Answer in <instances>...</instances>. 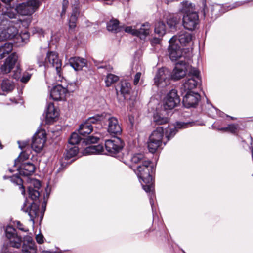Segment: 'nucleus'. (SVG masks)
Segmentation results:
<instances>
[{"label":"nucleus","instance_id":"1","mask_svg":"<svg viewBox=\"0 0 253 253\" xmlns=\"http://www.w3.org/2000/svg\"><path fill=\"white\" fill-rule=\"evenodd\" d=\"M144 164L138 165L137 169L134 170L139 179L142 180L141 182L143 189L145 192L149 193V201L152 209L154 205V184L153 182L152 175L154 168L150 160L144 161Z\"/></svg>","mask_w":253,"mask_h":253},{"label":"nucleus","instance_id":"2","mask_svg":"<svg viewBox=\"0 0 253 253\" xmlns=\"http://www.w3.org/2000/svg\"><path fill=\"white\" fill-rule=\"evenodd\" d=\"M37 62L39 67L44 66L45 68H55L57 76L56 80L62 81L63 79L62 72V62L59 58L58 54L55 51H49L47 53L45 58L39 56L37 58Z\"/></svg>","mask_w":253,"mask_h":253},{"label":"nucleus","instance_id":"3","mask_svg":"<svg viewBox=\"0 0 253 253\" xmlns=\"http://www.w3.org/2000/svg\"><path fill=\"white\" fill-rule=\"evenodd\" d=\"M18 56L16 53H12L5 60L4 63L1 66V71L3 74L9 73L12 69L13 71V78L18 80L20 78L21 70L19 63H17Z\"/></svg>","mask_w":253,"mask_h":253},{"label":"nucleus","instance_id":"4","mask_svg":"<svg viewBox=\"0 0 253 253\" xmlns=\"http://www.w3.org/2000/svg\"><path fill=\"white\" fill-rule=\"evenodd\" d=\"M15 14L10 13H4L0 16V26H5L6 27L3 28V30L5 33L8 39L15 37L18 34V30L13 25L14 21L9 20L7 17L13 18L15 17Z\"/></svg>","mask_w":253,"mask_h":253},{"label":"nucleus","instance_id":"5","mask_svg":"<svg viewBox=\"0 0 253 253\" xmlns=\"http://www.w3.org/2000/svg\"><path fill=\"white\" fill-rule=\"evenodd\" d=\"M201 82V78L199 76V71L196 69H191L186 79L181 87V91L183 92L191 91L194 89Z\"/></svg>","mask_w":253,"mask_h":253},{"label":"nucleus","instance_id":"6","mask_svg":"<svg viewBox=\"0 0 253 253\" xmlns=\"http://www.w3.org/2000/svg\"><path fill=\"white\" fill-rule=\"evenodd\" d=\"M124 142L119 137H114L105 141V146L109 154L115 157H119L124 147Z\"/></svg>","mask_w":253,"mask_h":253},{"label":"nucleus","instance_id":"7","mask_svg":"<svg viewBox=\"0 0 253 253\" xmlns=\"http://www.w3.org/2000/svg\"><path fill=\"white\" fill-rule=\"evenodd\" d=\"M39 5L40 2L37 0H29L19 4L16 7V10L21 15H31L39 7Z\"/></svg>","mask_w":253,"mask_h":253},{"label":"nucleus","instance_id":"8","mask_svg":"<svg viewBox=\"0 0 253 253\" xmlns=\"http://www.w3.org/2000/svg\"><path fill=\"white\" fill-rule=\"evenodd\" d=\"M180 102L177 91L174 89H171L164 99L163 107L165 110H172L176 107Z\"/></svg>","mask_w":253,"mask_h":253},{"label":"nucleus","instance_id":"9","mask_svg":"<svg viewBox=\"0 0 253 253\" xmlns=\"http://www.w3.org/2000/svg\"><path fill=\"white\" fill-rule=\"evenodd\" d=\"M170 73L167 68H162L158 70L154 79V84L160 87L168 85L169 84Z\"/></svg>","mask_w":253,"mask_h":253},{"label":"nucleus","instance_id":"10","mask_svg":"<svg viewBox=\"0 0 253 253\" xmlns=\"http://www.w3.org/2000/svg\"><path fill=\"white\" fill-rule=\"evenodd\" d=\"M76 86L73 84H68L67 88L63 87L61 85H57L51 89L50 96L56 101L64 100L67 91L73 92Z\"/></svg>","mask_w":253,"mask_h":253},{"label":"nucleus","instance_id":"11","mask_svg":"<svg viewBox=\"0 0 253 253\" xmlns=\"http://www.w3.org/2000/svg\"><path fill=\"white\" fill-rule=\"evenodd\" d=\"M176 36H173L169 41V55L172 61H176L182 56V52L180 46L177 43Z\"/></svg>","mask_w":253,"mask_h":253},{"label":"nucleus","instance_id":"12","mask_svg":"<svg viewBox=\"0 0 253 253\" xmlns=\"http://www.w3.org/2000/svg\"><path fill=\"white\" fill-rule=\"evenodd\" d=\"M46 137L44 130L37 132L32 138L31 147L36 152H40L46 142Z\"/></svg>","mask_w":253,"mask_h":253},{"label":"nucleus","instance_id":"13","mask_svg":"<svg viewBox=\"0 0 253 253\" xmlns=\"http://www.w3.org/2000/svg\"><path fill=\"white\" fill-rule=\"evenodd\" d=\"M245 3V2H237L233 5L228 6L227 8H226L223 5L214 4L211 8V18H216L222 14L225 13L226 11L240 6Z\"/></svg>","mask_w":253,"mask_h":253},{"label":"nucleus","instance_id":"14","mask_svg":"<svg viewBox=\"0 0 253 253\" xmlns=\"http://www.w3.org/2000/svg\"><path fill=\"white\" fill-rule=\"evenodd\" d=\"M6 238L9 242L10 247L19 248L21 245V237L18 236L16 229L11 226H7L5 230Z\"/></svg>","mask_w":253,"mask_h":253},{"label":"nucleus","instance_id":"15","mask_svg":"<svg viewBox=\"0 0 253 253\" xmlns=\"http://www.w3.org/2000/svg\"><path fill=\"white\" fill-rule=\"evenodd\" d=\"M183 96L182 103L186 108L195 107L200 101V95L197 92L188 91Z\"/></svg>","mask_w":253,"mask_h":253},{"label":"nucleus","instance_id":"16","mask_svg":"<svg viewBox=\"0 0 253 253\" xmlns=\"http://www.w3.org/2000/svg\"><path fill=\"white\" fill-rule=\"evenodd\" d=\"M106 121L108 122L107 130L112 134L119 135L122 132V128L117 118L107 115Z\"/></svg>","mask_w":253,"mask_h":253},{"label":"nucleus","instance_id":"17","mask_svg":"<svg viewBox=\"0 0 253 253\" xmlns=\"http://www.w3.org/2000/svg\"><path fill=\"white\" fill-rule=\"evenodd\" d=\"M199 17L197 13H191L184 15L183 17V25L188 30H194L198 24Z\"/></svg>","mask_w":253,"mask_h":253},{"label":"nucleus","instance_id":"18","mask_svg":"<svg viewBox=\"0 0 253 253\" xmlns=\"http://www.w3.org/2000/svg\"><path fill=\"white\" fill-rule=\"evenodd\" d=\"M187 64L185 61H180L176 64L173 69L171 78L174 80H178L183 78L186 73Z\"/></svg>","mask_w":253,"mask_h":253},{"label":"nucleus","instance_id":"19","mask_svg":"<svg viewBox=\"0 0 253 253\" xmlns=\"http://www.w3.org/2000/svg\"><path fill=\"white\" fill-rule=\"evenodd\" d=\"M45 121L47 124H50L55 121L59 115L58 112L55 108L52 102L48 103L45 110Z\"/></svg>","mask_w":253,"mask_h":253},{"label":"nucleus","instance_id":"20","mask_svg":"<svg viewBox=\"0 0 253 253\" xmlns=\"http://www.w3.org/2000/svg\"><path fill=\"white\" fill-rule=\"evenodd\" d=\"M22 251L23 253H35V244L31 236H26L24 237Z\"/></svg>","mask_w":253,"mask_h":253},{"label":"nucleus","instance_id":"21","mask_svg":"<svg viewBox=\"0 0 253 253\" xmlns=\"http://www.w3.org/2000/svg\"><path fill=\"white\" fill-rule=\"evenodd\" d=\"M26 203L27 202L25 201L21 209L24 212L28 213L29 216L30 217L31 220L33 221L34 218L38 215L39 205L36 202H33L26 210H25L24 207L26 206Z\"/></svg>","mask_w":253,"mask_h":253},{"label":"nucleus","instance_id":"22","mask_svg":"<svg viewBox=\"0 0 253 253\" xmlns=\"http://www.w3.org/2000/svg\"><path fill=\"white\" fill-rule=\"evenodd\" d=\"M194 124V123H182V122H178L176 124V126L172 128H169L166 130V137L167 138L168 140H169L170 138H172L174 136V135L176 133L177 128H184L188 127L190 126H192V124Z\"/></svg>","mask_w":253,"mask_h":253},{"label":"nucleus","instance_id":"23","mask_svg":"<svg viewBox=\"0 0 253 253\" xmlns=\"http://www.w3.org/2000/svg\"><path fill=\"white\" fill-rule=\"evenodd\" d=\"M177 38V43H179L182 46H186L192 40V35L185 31H181L177 35H174Z\"/></svg>","mask_w":253,"mask_h":253},{"label":"nucleus","instance_id":"24","mask_svg":"<svg viewBox=\"0 0 253 253\" xmlns=\"http://www.w3.org/2000/svg\"><path fill=\"white\" fill-rule=\"evenodd\" d=\"M70 66L76 71L81 70L86 65V60L79 57H71L69 60Z\"/></svg>","mask_w":253,"mask_h":253},{"label":"nucleus","instance_id":"25","mask_svg":"<svg viewBox=\"0 0 253 253\" xmlns=\"http://www.w3.org/2000/svg\"><path fill=\"white\" fill-rule=\"evenodd\" d=\"M107 114L102 113L97 114L92 117H89L86 121L91 125H98V127H102L103 125L106 122Z\"/></svg>","mask_w":253,"mask_h":253},{"label":"nucleus","instance_id":"26","mask_svg":"<svg viewBox=\"0 0 253 253\" xmlns=\"http://www.w3.org/2000/svg\"><path fill=\"white\" fill-rule=\"evenodd\" d=\"M35 169V166L33 164L28 162L22 164L18 170L20 175L27 176L32 174Z\"/></svg>","mask_w":253,"mask_h":253},{"label":"nucleus","instance_id":"27","mask_svg":"<svg viewBox=\"0 0 253 253\" xmlns=\"http://www.w3.org/2000/svg\"><path fill=\"white\" fill-rule=\"evenodd\" d=\"M93 127L92 125L89 124L85 121L84 123L80 125L78 129L79 133L81 135L86 136L93 131Z\"/></svg>","mask_w":253,"mask_h":253},{"label":"nucleus","instance_id":"28","mask_svg":"<svg viewBox=\"0 0 253 253\" xmlns=\"http://www.w3.org/2000/svg\"><path fill=\"white\" fill-rule=\"evenodd\" d=\"M181 8L180 11L181 12L187 15L191 13H196L195 12V6L191 2L185 0L180 3Z\"/></svg>","mask_w":253,"mask_h":253},{"label":"nucleus","instance_id":"29","mask_svg":"<svg viewBox=\"0 0 253 253\" xmlns=\"http://www.w3.org/2000/svg\"><path fill=\"white\" fill-rule=\"evenodd\" d=\"M8 178H10V180L12 183L19 186V189L21 190L22 194L24 195L25 194V190L23 185V180L21 177L17 174L13 175L9 177L6 176H3L4 179H7Z\"/></svg>","mask_w":253,"mask_h":253},{"label":"nucleus","instance_id":"30","mask_svg":"<svg viewBox=\"0 0 253 253\" xmlns=\"http://www.w3.org/2000/svg\"><path fill=\"white\" fill-rule=\"evenodd\" d=\"M164 136V128L163 127H158L154 130L149 137V139L158 141L162 143V138Z\"/></svg>","mask_w":253,"mask_h":253},{"label":"nucleus","instance_id":"31","mask_svg":"<svg viewBox=\"0 0 253 253\" xmlns=\"http://www.w3.org/2000/svg\"><path fill=\"white\" fill-rule=\"evenodd\" d=\"M107 29L108 31L114 33H118L122 30L119 26V21L117 19L111 20L107 24Z\"/></svg>","mask_w":253,"mask_h":253},{"label":"nucleus","instance_id":"32","mask_svg":"<svg viewBox=\"0 0 253 253\" xmlns=\"http://www.w3.org/2000/svg\"><path fill=\"white\" fill-rule=\"evenodd\" d=\"M153 121L157 125H163L168 123L169 119L162 113L157 112L154 114Z\"/></svg>","mask_w":253,"mask_h":253},{"label":"nucleus","instance_id":"33","mask_svg":"<svg viewBox=\"0 0 253 253\" xmlns=\"http://www.w3.org/2000/svg\"><path fill=\"white\" fill-rule=\"evenodd\" d=\"M13 49V44L10 43H5L0 46V59L9 54Z\"/></svg>","mask_w":253,"mask_h":253},{"label":"nucleus","instance_id":"34","mask_svg":"<svg viewBox=\"0 0 253 253\" xmlns=\"http://www.w3.org/2000/svg\"><path fill=\"white\" fill-rule=\"evenodd\" d=\"M150 30V24L146 22L142 24L139 30H137V36L140 37L141 38H145L149 34Z\"/></svg>","mask_w":253,"mask_h":253},{"label":"nucleus","instance_id":"35","mask_svg":"<svg viewBox=\"0 0 253 253\" xmlns=\"http://www.w3.org/2000/svg\"><path fill=\"white\" fill-rule=\"evenodd\" d=\"M79 152V148L76 146L68 145L66 150L65 158L69 159L77 155Z\"/></svg>","mask_w":253,"mask_h":253},{"label":"nucleus","instance_id":"36","mask_svg":"<svg viewBox=\"0 0 253 253\" xmlns=\"http://www.w3.org/2000/svg\"><path fill=\"white\" fill-rule=\"evenodd\" d=\"M131 84L126 81H122L120 84V91L121 94L124 96L130 93L131 91Z\"/></svg>","mask_w":253,"mask_h":253},{"label":"nucleus","instance_id":"37","mask_svg":"<svg viewBox=\"0 0 253 253\" xmlns=\"http://www.w3.org/2000/svg\"><path fill=\"white\" fill-rule=\"evenodd\" d=\"M149 160L143 154L138 153L134 155L131 158L132 163L138 165L144 164V161H148Z\"/></svg>","mask_w":253,"mask_h":253},{"label":"nucleus","instance_id":"38","mask_svg":"<svg viewBox=\"0 0 253 253\" xmlns=\"http://www.w3.org/2000/svg\"><path fill=\"white\" fill-rule=\"evenodd\" d=\"M103 150L102 145H91L86 148L85 152L89 154H97L101 153Z\"/></svg>","mask_w":253,"mask_h":253},{"label":"nucleus","instance_id":"39","mask_svg":"<svg viewBox=\"0 0 253 253\" xmlns=\"http://www.w3.org/2000/svg\"><path fill=\"white\" fill-rule=\"evenodd\" d=\"M162 144V143L159 142L158 141L149 139V141L148 142L149 151L151 153H154L160 147Z\"/></svg>","mask_w":253,"mask_h":253},{"label":"nucleus","instance_id":"40","mask_svg":"<svg viewBox=\"0 0 253 253\" xmlns=\"http://www.w3.org/2000/svg\"><path fill=\"white\" fill-rule=\"evenodd\" d=\"M79 12L77 9L75 8L72 12L69 21V26L70 29H74L76 26V21Z\"/></svg>","mask_w":253,"mask_h":253},{"label":"nucleus","instance_id":"41","mask_svg":"<svg viewBox=\"0 0 253 253\" xmlns=\"http://www.w3.org/2000/svg\"><path fill=\"white\" fill-rule=\"evenodd\" d=\"M119 77L115 75L108 74L105 81L106 86L107 87L110 86L112 84L117 82L119 80Z\"/></svg>","mask_w":253,"mask_h":253},{"label":"nucleus","instance_id":"42","mask_svg":"<svg viewBox=\"0 0 253 253\" xmlns=\"http://www.w3.org/2000/svg\"><path fill=\"white\" fill-rule=\"evenodd\" d=\"M13 83L9 80H3L1 84V88L3 91H9L13 89Z\"/></svg>","mask_w":253,"mask_h":253},{"label":"nucleus","instance_id":"43","mask_svg":"<svg viewBox=\"0 0 253 253\" xmlns=\"http://www.w3.org/2000/svg\"><path fill=\"white\" fill-rule=\"evenodd\" d=\"M165 27L166 26L163 22H159L155 26V32L160 36H162L165 34Z\"/></svg>","mask_w":253,"mask_h":253},{"label":"nucleus","instance_id":"44","mask_svg":"<svg viewBox=\"0 0 253 253\" xmlns=\"http://www.w3.org/2000/svg\"><path fill=\"white\" fill-rule=\"evenodd\" d=\"M81 139L82 138L78 133L73 132L69 139L68 145L75 146V145L78 144L80 142Z\"/></svg>","mask_w":253,"mask_h":253},{"label":"nucleus","instance_id":"45","mask_svg":"<svg viewBox=\"0 0 253 253\" xmlns=\"http://www.w3.org/2000/svg\"><path fill=\"white\" fill-rule=\"evenodd\" d=\"M28 193L29 197L34 201H36L40 196V192L38 190L33 189L31 187H28Z\"/></svg>","mask_w":253,"mask_h":253},{"label":"nucleus","instance_id":"46","mask_svg":"<svg viewBox=\"0 0 253 253\" xmlns=\"http://www.w3.org/2000/svg\"><path fill=\"white\" fill-rule=\"evenodd\" d=\"M29 155L25 152H22L21 153L19 157L15 160L14 166L18 165L19 163L23 162L24 160H26L29 158Z\"/></svg>","mask_w":253,"mask_h":253},{"label":"nucleus","instance_id":"47","mask_svg":"<svg viewBox=\"0 0 253 253\" xmlns=\"http://www.w3.org/2000/svg\"><path fill=\"white\" fill-rule=\"evenodd\" d=\"M136 66L137 67L136 70H138V68L139 67H140V71H138L134 76L133 84L135 85H136L138 84L140 79L141 77V75H142V74L144 73V70L141 68L140 66H139L138 65H136Z\"/></svg>","mask_w":253,"mask_h":253},{"label":"nucleus","instance_id":"48","mask_svg":"<svg viewBox=\"0 0 253 253\" xmlns=\"http://www.w3.org/2000/svg\"><path fill=\"white\" fill-rule=\"evenodd\" d=\"M29 185L28 187H31L33 189L39 190L41 186V182L39 180L36 179H30L29 180Z\"/></svg>","mask_w":253,"mask_h":253},{"label":"nucleus","instance_id":"49","mask_svg":"<svg viewBox=\"0 0 253 253\" xmlns=\"http://www.w3.org/2000/svg\"><path fill=\"white\" fill-rule=\"evenodd\" d=\"M178 22L179 21L178 19L173 16H170L169 18L167 19V24L170 28L175 27Z\"/></svg>","mask_w":253,"mask_h":253},{"label":"nucleus","instance_id":"50","mask_svg":"<svg viewBox=\"0 0 253 253\" xmlns=\"http://www.w3.org/2000/svg\"><path fill=\"white\" fill-rule=\"evenodd\" d=\"M238 129V125L237 124H231L228 125V131L235 134Z\"/></svg>","mask_w":253,"mask_h":253},{"label":"nucleus","instance_id":"51","mask_svg":"<svg viewBox=\"0 0 253 253\" xmlns=\"http://www.w3.org/2000/svg\"><path fill=\"white\" fill-rule=\"evenodd\" d=\"M125 31L128 33H130L133 36L137 35V30L133 29L131 26H127L125 29Z\"/></svg>","mask_w":253,"mask_h":253},{"label":"nucleus","instance_id":"52","mask_svg":"<svg viewBox=\"0 0 253 253\" xmlns=\"http://www.w3.org/2000/svg\"><path fill=\"white\" fill-rule=\"evenodd\" d=\"M15 223H16V227L17 228L21 230V231H22L23 232H28L29 231V230L27 228H24L23 227V225L22 223H20V221H16L15 222Z\"/></svg>","mask_w":253,"mask_h":253},{"label":"nucleus","instance_id":"53","mask_svg":"<svg viewBox=\"0 0 253 253\" xmlns=\"http://www.w3.org/2000/svg\"><path fill=\"white\" fill-rule=\"evenodd\" d=\"M31 76V74L25 73L21 78V81L23 83H26L30 80Z\"/></svg>","mask_w":253,"mask_h":253},{"label":"nucleus","instance_id":"54","mask_svg":"<svg viewBox=\"0 0 253 253\" xmlns=\"http://www.w3.org/2000/svg\"><path fill=\"white\" fill-rule=\"evenodd\" d=\"M0 29V42L8 40L7 36L3 29Z\"/></svg>","mask_w":253,"mask_h":253},{"label":"nucleus","instance_id":"55","mask_svg":"<svg viewBox=\"0 0 253 253\" xmlns=\"http://www.w3.org/2000/svg\"><path fill=\"white\" fill-rule=\"evenodd\" d=\"M68 5V1L67 0H63L62 2V11L61 15L65 14Z\"/></svg>","mask_w":253,"mask_h":253},{"label":"nucleus","instance_id":"56","mask_svg":"<svg viewBox=\"0 0 253 253\" xmlns=\"http://www.w3.org/2000/svg\"><path fill=\"white\" fill-rule=\"evenodd\" d=\"M99 139V137L97 136H89L88 141L91 143H97Z\"/></svg>","mask_w":253,"mask_h":253},{"label":"nucleus","instance_id":"57","mask_svg":"<svg viewBox=\"0 0 253 253\" xmlns=\"http://www.w3.org/2000/svg\"><path fill=\"white\" fill-rule=\"evenodd\" d=\"M36 239L38 243L42 244L43 242V236L42 234H38L36 237Z\"/></svg>","mask_w":253,"mask_h":253},{"label":"nucleus","instance_id":"58","mask_svg":"<svg viewBox=\"0 0 253 253\" xmlns=\"http://www.w3.org/2000/svg\"><path fill=\"white\" fill-rule=\"evenodd\" d=\"M20 36L22 41L25 42V40L29 38V35L28 32H25L23 33L22 34V35H20Z\"/></svg>","mask_w":253,"mask_h":253},{"label":"nucleus","instance_id":"59","mask_svg":"<svg viewBox=\"0 0 253 253\" xmlns=\"http://www.w3.org/2000/svg\"><path fill=\"white\" fill-rule=\"evenodd\" d=\"M151 44L153 45L157 44L159 43V42H160V39L158 38H153L151 40Z\"/></svg>","mask_w":253,"mask_h":253},{"label":"nucleus","instance_id":"60","mask_svg":"<svg viewBox=\"0 0 253 253\" xmlns=\"http://www.w3.org/2000/svg\"><path fill=\"white\" fill-rule=\"evenodd\" d=\"M129 121L131 126H132L134 124V118L133 117H129Z\"/></svg>","mask_w":253,"mask_h":253},{"label":"nucleus","instance_id":"61","mask_svg":"<svg viewBox=\"0 0 253 253\" xmlns=\"http://www.w3.org/2000/svg\"><path fill=\"white\" fill-rule=\"evenodd\" d=\"M219 130L223 131H228V126L225 127H221L218 129Z\"/></svg>","mask_w":253,"mask_h":253},{"label":"nucleus","instance_id":"62","mask_svg":"<svg viewBox=\"0 0 253 253\" xmlns=\"http://www.w3.org/2000/svg\"><path fill=\"white\" fill-rule=\"evenodd\" d=\"M3 2L5 3H10L12 0H1Z\"/></svg>","mask_w":253,"mask_h":253},{"label":"nucleus","instance_id":"63","mask_svg":"<svg viewBox=\"0 0 253 253\" xmlns=\"http://www.w3.org/2000/svg\"><path fill=\"white\" fill-rule=\"evenodd\" d=\"M43 253H53L50 251H46V252H43ZM54 253H56L54 252Z\"/></svg>","mask_w":253,"mask_h":253},{"label":"nucleus","instance_id":"64","mask_svg":"<svg viewBox=\"0 0 253 253\" xmlns=\"http://www.w3.org/2000/svg\"><path fill=\"white\" fill-rule=\"evenodd\" d=\"M18 143L19 144V147L22 149L23 148V147L21 146V145H20V142L19 141H18Z\"/></svg>","mask_w":253,"mask_h":253}]
</instances>
